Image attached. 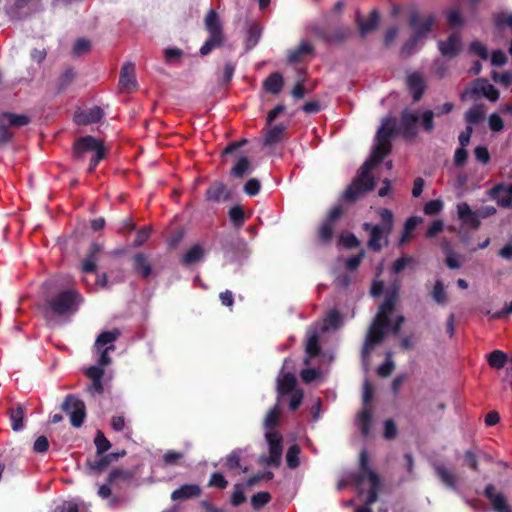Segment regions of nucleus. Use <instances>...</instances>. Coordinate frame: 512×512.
Returning <instances> with one entry per match:
<instances>
[{
    "instance_id": "26",
    "label": "nucleus",
    "mask_w": 512,
    "mask_h": 512,
    "mask_svg": "<svg viewBox=\"0 0 512 512\" xmlns=\"http://www.w3.org/2000/svg\"><path fill=\"white\" fill-rule=\"evenodd\" d=\"M465 94H469L471 97H478L483 95L492 102H495L499 99V91L486 80H482L481 86H474L466 89V91L462 94V98H464Z\"/></svg>"
},
{
    "instance_id": "28",
    "label": "nucleus",
    "mask_w": 512,
    "mask_h": 512,
    "mask_svg": "<svg viewBox=\"0 0 512 512\" xmlns=\"http://www.w3.org/2000/svg\"><path fill=\"white\" fill-rule=\"evenodd\" d=\"M202 489L198 484H183L171 493L173 501H185L197 498L201 495Z\"/></svg>"
},
{
    "instance_id": "9",
    "label": "nucleus",
    "mask_w": 512,
    "mask_h": 512,
    "mask_svg": "<svg viewBox=\"0 0 512 512\" xmlns=\"http://www.w3.org/2000/svg\"><path fill=\"white\" fill-rule=\"evenodd\" d=\"M266 439L269 444V453L270 455L262 456L261 462L269 465L278 467L281 463L282 456V436L278 432H269L266 434Z\"/></svg>"
},
{
    "instance_id": "14",
    "label": "nucleus",
    "mask_w": 512,
    "mask_h": 512,
    "mask_svg": "<svg viewBox=\"0 0 512 512\" xmlns=\"http://www.w3.org/2000/svg\"><path fill=\"white\" fill-rule=\"evenodd\" d=\"M437 46L443 57L454 58L462 50L461 37L458 33H452L448 36L447 40H439Z\"/></svg>"
},
{
    "instance_id": "3",
    "label": "nucleus",
    "mask_w": 512,
    "mask_h": 512,
    "mask_svg": "<svg viewBox=\"0 0 512 512\" xmlns=\"http://www.w3.org/2000/svg\"><path fill=\"white\" fill-rule=\"evenodd\" d=\"M381 224L373 225L365 222L363 229L370 232L368 247L374 252H380L383 247L389 245V235L393 230L394 215L390 209L382 208L379 211Z\"/></svg>"
},
{
    "instance_id": "30",
    "label": "nucleus",
    "mask_w": 512,
    "mask_h": 512,
    "mask_svg": "<svg viewBox=\"0 0 512 512\" xmlns=\"http://www.w3.org/2000/svg\"><path fill=\"white\" fill-rule=\"evenodd\" d=\"M407 88L412 94L413 101H420L426 89L423 77L417 72L408 75Z\"/></svg>"
},
{
    "instance_id": "48",
    "label": "nucleus",
    "mask_w": 512,
    "mask_h": 512,
    "mask_svg": "<svg viewBox=\"0 0 512 512\" xmlns=\"http://www.w3.org/2000/svg\"><path fill=\"white\" fill-rule=\"evenodd\" d=\"M96 447V454L101 455L106 453L111 448L110 441L105 437L101 430H98L94 439Z\"/></svg>"
},
{
    "instance_id": "6",
    "label": "nucleus",
    "mask_w": 512,
    "mask_h": 512,
    "mask_svg": "<svg viewBox=\"0 0 512 512\" xmlns=\"http://www.w3.org/2000/svg\"><path fill=\"white\" fill-rule=\"evenodd\" d=\"M204 26L209 33V37L200 48L201 56H207L212 50L221 47L225 41L223 26L215 10L211 9L206 14Z\"/></svg>"
},
{
    "instance_id": "51",
    "label": "nucleus",
    "mask_w": 512,
    "mask_h": 512,
    "mask_svg": "<svg viewBox=\"0 0 512 512\" xmlns=\"http://www.w3.org/2000/svg\"><path fill=\"white\" fill-rule=\"evenodd\" d=\"M431 296L434 301L440 305H444L447 302V296L444 289V284L441 280H436Z\"/></svg>"
},
{
    "instance_id": "34",
    "label": "nucleus",
    "mask_w": 512,
    "mask_h": 512,
    "mask_svg": "<svg viewBox=\"0 0 512 512\" xmlns=\"http://www.w3.org/2000/svg\"><path fill=\"white\" fill-rule=\"evenodd\" d=\"M297 380L293 373H284L282 377L278 378L277 392L279 396L287 395L295 391Z\"/></svg>"
},
{
    "instance_id": "21",
    "label": "nucleus",
    "mask_w": 512,
    "mask_h": 512,
    "mask_svg": "<svg viewBox=\"0 0 512 512\" xmlns=\"http://www.w3.org/2000/svg\"><path fill=\"white\" fill-rule=\"evenodd\" d=\"M103 116V110L99 106H94L87 110L77 111L74 115V122L81 126L88 125L99 122Z\"/></svg>"
},
{
    "instance_id": "20",
    "label": "nucleus",
    "mask_w": 512,
    "mask_h": 512,
    "mask_svg": "<svg viewBox=\"0 0 512 512\" xmlns=\"http://www.w3.org/2000/svg\"><path fill=\"white\" fill-rule=\"evenodd\" d=\"M205 198L212 202L228 201L231 198V193L223 182L216 180L207 188Z\"/></svg>"
},
{
    "instance_id": "40",
    "label": "nucleus",
    "mask_w": 512,
    "mask_h": 512,
    "mask_svg": "<svg viewBox=\"0 0 512 512\" xmlns=\"http://www.w3.org/2000/svg\"><path fill=\"white\" fill-rule=\"evenodd\" d=\"M507 360L508 357L506 353L501 350H494L487 355V362L493 369H502L505 366Z\"/></svg>"
},
{
    "instance_id": "43",
    "label": "nucleus",
    "mask_w": 512,
    "mask_h": 512,
    "mask_svg": "<svg viewBox=\"0 0 512 512\" xmlns=\"http://www.w3.org/2000/svg\"><path fill=\"white\" fill-rule=\"evenodd\" d=\"M229 219L235 228H241L246 221L244 210L241 206L236 205L228 211Z\"/></svg>"
},
{
    "instance_id": "32",
    "label": "nucleus",
    "mask_w": 512,
    "mask_h": 512,
    "mask_svg": "<svg viewBox=\"0 0 512 512\" xmlns=\"http://www.w3.org/2000/svg\"><path fill=\"white\" fill-rule=\"evenodd\" d=\"M284 86L283 76L279 72L271 73L263 81V89L273 95H278L282 91Z\"/></svg>"
},
{
    "instance_id": "5",
    "label": "nucleus",
    "mask_w": 512,
    "mask_h": 512,
    "mask_svg": "<svg viewBox=\"0 0 512 512\" xmlns=\"http://www.w3.org/2000/svg\"><path fill=\"white\" fill-rule=\"evenodd\" d=\"M353 480L357 485H361L365 480L370 482L365 504L373 505L378 500L381 480L379 475L370 467V457L365 449L361 450L359 454L358 473L353 477Z\"/></svg>"
},
{
    "instance_id": "27",
    "label": "nucleus",
    "mask_w": 512,
    "mask_h": 512,
    "mask_svg": "<svg viewBox=\"0 0 512 512\" xmlns=\"http://www.w3.org/2000/svg\"><path fill=\"white\" fill-rule=\"evenodd\" d=\"M26 410V407L21 403H15L7 409L6 413L14 431H20L24 428Z\"/></svg>"
},
{
    "instance_id": "15",
    "label": "nucleus",
    "mask_w": 512,
    "mask_h": 512,
    "mask_svg": "<svg viewBox=\"0 0 512 512\" xmlns=\"http://www.w3.org/2000/svg\"><path fill=\"white\" fill-rule=\"evenodd\" d=\"M418 122L419 116L417 113H413L408 109H404L401 112L400 130L405 139H412L416 137L418 133Z\"/></svg>"
},
{
    "instance_id": "10",
    "label": "nucleus",
    "mask_w": 512,
    "mask_h": 512,
    "mask_svg": "<svg viewBox=\"0 0 512 512\" xmlns=\"http://www.w3.org/2000/svg\"><path fill=\"white\" fill-rule=\"evenodd\" d=\"M314 34L327 44H340L349 39L352 35V30L348 26L337 28L331 32L325 27H315Z\"/></svg>"
},
{
    "instance_id": "35",
    "label": "nucleus",
    "mask_w": 512,
    "mask_h": 512,
    "mask_svg": "<svg viewBox=\"0 0 512 512\" xmlns=\"http://www.w3.org/2000/svg\"><path fill=\"white\" fill-rule=\"evenodd\" d=\"M314 53V47L307 41H301L298 47L288 54L287 60L291 64L298 63L302 57Z\"/></svg>"
},
{
    "instance_id": "18",
    "label": "nucleus",
    "mask_w": 512,
    "mask_h": 512,
    "mask_svg": "<svg viewBox=\"0 0 512 512\" xmlns=\"http://www.w3.org/2000/svg\"><path fill=\"white\" fill-rule=\"evenodd\" d=\"M458 217L464 225L472 229H478L481 225L479 211H473L468 203L462 202L457 205Z\"/></svg>"
},
{
    "instance_id": "50",
    "label": "nucleus",
    "mask_w": 512,
    "mask_h": 512,
    "mask_svg": "<svg viewBox=\"0 0 512 512\" xmlns=\"http://www.w3.org/2000/svg\"><path fill=\"white\" fill-rule=\"evenodd\" d=\"M359 428L363 436L370 433V426L372 422V413L369 409H364L359 415Z\"/></svg>"
},
{
    "instance_id": "61",
    "label": "nucleus",
    "mask_w": 512,
    "mask_h": 512,
    "mask_svg": "<svg viewBox=\"0 0 512 512\" xmlns=\"http://www.w3.org/2000/svg\"><path fill=\"white\" fill-rule=\"evenodd\" d=\"M208 486L225 489L228 486V481L222 473L214 472L209 479Z\"/></svg>"
},
{
    "instance_id": "31",
    "label": "nucleus",
    "mask_w": 512,
    "mask_h": 512,
    "mask_svg": "<svg viewBox=\"0 0 512 512\" xmlns=\"http://www.w3.org/2000/svg\"><path fill=\"white\" fill-rule=\"evenodd\" d=\"M394 309V299L392 297L386 298L380 305L379 311L373 321L381 323L383 325H391V314Z\"/></svg>"
},
{
    "instance_id": "11",
    "label": "nucleus",
    "mask_w": 512,
    "mask_h": 512,
    "mask_svg": "<svg viewBox=\"0 0 512 512\" xmlns=\"http://www.w3.org/2000/svg\"><path fill=\"white\" fill-rule=\"evenodd\" d=\"M374 187L375 179L363 180L356 176L344 191L343 198L348 202H355L362 194L373 190Z\"/></svg>"
},
{
    "instance_id": "49",
    "label": "nucleus",
    "mask_w": 512,
    "mask_h": 512,
    "mask_svg": "<svg viewBox=\"0 0 512 512\" xmlns=\"http://www.w3.org/2000/svg\"><path fill=\"white\" fill-rule=\"evenodd\" d=\"M391 152V143L377 142L373 148L371 156L376 162L381 163L382 160Z\"/></svg>"
},
{
    "instance_id": "59",
    "label": "nucleus",
    "mask_w": 512,
    "mask_h": 512,
    "mask_svg": "<svg viewBox=\"0 0 512 512\" xmlns=\"http://www.w3.org/2000/svg\"><path fill=\"white\" fill-rule=\"evenodd\" d=\"M443 209V202L439 199L430 200L424 205V213L429 216L438 215Z\"/></svg>"
},
{
    "instance_id": "64",
    "label": "nucleus",
    "mask_w": 512,
    "mask_h": 512,
    "mask_svg": "<svg viewBox=\"0 0 512 512\" xmlns=\"http://www.w3.org/2000/svg\"><path fill=\"white\" fill-rule=\"evenodd\" d=\"M261 188L260 181L256 178L249 179L244 185V192L248 196H256Z\"/></svg>"
},
{
    "instance_id": "47",
    "label": "nucleus",
    "mask_w": 512,
    "mask_h": 512,
    "mask_svg": "<svg viewBox=\"0 0 512 512\" xmlns=\"http://www.w3.org/2000/svg\"><path fill=\"white\" fill-rule=\"evenodd\" d=\"M250 167V161L248 157L242 156L237 163L232 167L230 174L235 178H242Z\"/></svg>"
},
{
    "instance_id": "46",
    "label": "nucleus",
    "mask_w": 512,
    "mask_h": 512,
    "mask_svg": "<svg viewBox=\"0 0 512 512\" xmlns=\"http://www.w3.org/2000/svg\"><path fill=\"white\" fill-rule=\"evenodd\" d=\"M300 447L297 444L291 445L286 453V462L287 466L290 469H296L300 465L299 455H300Z\"/></svg>"
},
{
    "instance_id": "17",
    "label": "nucleus",
    "mask_w": 512,
    "mask_h": 512,
    "mask_svg": "<svg viewBox=\"0 0 512 512\" xmlns=\"http://www.w3.org/2000/svg\"><path fill=\"white\" fill-rule=\"evenodd\" d=\"M488 195L497 199V204L500 207L509 208L512 206V183L508 186L498 183L488 191Z\"/></svg>"
},
{
    "instance_id": "7",
    "label": "nucleus",
    "mask_w": 512,
    "mask_h": 512,
    "mask_svg": "<svg viewBox=\"0 0 512 512\" xmlns=\"http://www.w3.org/2000/svg\"><path fill=\"white\" fill-rule=\"evenodd\" d=\"M62 411L70 416V423L75 428H80L86 418L85 403L74 394H68L62 405Z\"/></svg>"
},
{
    "instance_id": "22",
    "label": "nucleus",
    "mask_w": 512,
    "mask_h": 512,
    "mask_svg": "<svg viewBox=\"0 0 512 512\" xmlns=\"http://www.w3.org/2000/svg\"><path fill=\"white\" fill-rule=\"evenodd\" d=\"M102 251V245L96 242H92L87 250L85 259L82 262V272L84 273H96L97 272V261L98 256Z\"/></svg>"
},
{
    "instance_id": "24",
    "label": "nucleus",
    "mask_w": 512,
    "mask_h": 512,
    "mask_svg": "<svg viewBox=\"0 0 512 512\" xmlns=\"http://www.w3.org/2000/svg\"><path fill=\"white\" fill-rule=\"evenodd\" d=\"M398 133L397 130V121L395 117H386L381 127L378 129L376 134L377 142L383 143H391V139L396 136Z\"/></svg>"
},
{
    "instance_id": "8",
    "label": "nucleus",
    "mask_w": 512,
    "mask_h": 512,
    "mask_svg": "<svg viewBox=\"0 0 512 512\" xmlns=\"http://www.w3.org/2000/svg\"><path fill=\"white\" fill-rule=\"evenodd\" d=\"M389 326L373 321L367 331L365 341L362 347V357H369L374 347L384 340L386 336V330Z\"/></svg>"
},
{
    "instance_id": "29",
    "label": "nucleus",
    "mask_w": 512,
    "mask_h": 512,
    "mask_svg": "<svg viewBox=\"0 0 512 512\" xmlns=\"http://www.w3.org/2000/svg\"><path fill=\"white\" fill-rule=\"evenodd\" d=\"M434 472L439 481L446 486L447 488L457 491L458 490V481L457 476L450 470H448L442 464H434L433 465Z\"/></svg>"
},
{
    "instance_id": "23",
    "label": "nucleus",
    "mask_w": 512,
    "mask_h": 512,
    "mask_svg": "<svg viewBox=\"0 0 512 512\" xmlns=\"http://www.w3.org/2000/svg\"><path fill=\"white\" fill-rule=\"evenodd\" d=\"M379 22L380 15L376 9H373L370 12L369 18L367 20H363L360 16V13H357L356 15V23L361 37H365L367 34L375 31L379 26Z\"/></svg>"
},
{
    "instance_id": "37",
    "label": "nucleus",
    "mask_w": 512,
    "mask_h": 512,
    "mask_svg": "<svg viewBox=\"0 0 512 512\" xmlns=\"http://www.w3.org/2000/svg\"><path fill=\"white\" fill-rule=\"evenodd\" d=\"M486 114V110L483 104H475L473 105L466 113H465V122L467 124H478L480 123Z\"/></svg>"
},
{
    "instance_id": "33",
    "label": "nucleus",
    "mask_w": 512,
    "mask_h": 512,
    "mask_svg": "<svg viewBox=\"0 0 512 512\" xmlns=\"http://www.w3.org/2000/svg\"><path fill=\"white\" fill-rule=\"evenodd\" d=\"M286 129H287V126L282 123L273 126L266 132V134L264 136L263 144L265 146H273V145L281 142L284 138V133H285Z\"/></svg>"
},
{
    "instance_id": "62",
    "label": "nucleus",
    "mask_w": 512,
    "mask_h": 512,
    "mask_svg": "<svg viewBox=\"0 0 512 512\" xmlns=\"http://www.w3.org/2000/svg\"><path fill=\"white\" fill-rule=\"evenodd\" d=\"M397 427L395 422L392 419H386L384 421V431H383V437L386 440H393L397 436Z\"/></svg>"
},
{
    "instance_id": "56",
    "label": "nucleus",
    "mask_w": 512,
    "mask_h": 512,
    "mask_svg": "<svg viewBox=\"0 0 512 512\" xmlns=\"http://www.w3.org/2000/svg\"><path fill=\"white\" fill-rule=\"evenodd\" d=\"M378 164L379 163L376 162L372 156H370V158L367 159L361 166L357 177H361L363 180L374 179V177L370 174V171Z\"/></svg>"
},
{
    "instance_id": "4",
    "label": "nucleus",
    "mask_w": 512,
    "mask_h": 512,
    "mask_svg": "<svg viewBox=\"0 0 512 512\" xmlns=\"http://www.w3.org/2000/svg\"><path fill=\"white\" fill-rule=\"evenodd\" d=\"M435 23V17L428 15L424 19H420L418 12L411 13L408 25L413 30L410 38L403 44L400 55L404 58L413 55L416 52L417 45L428 37Z\"/></svg>"
},
{
    "instance_id": "25",
    "label": "nucleus",
    "mask_w": 512,
    "mask_h": 512,
    "mask_svg": "<svg viewBox=\"0 0 512 512\" xmlns=\"http://www.w3.org/2000/svg\"><path fill=\"white\" fill-rule=\"evenodd\" d=\"M132 268L134 273L143 279H147L153 272L148 256L142 252L133 255Z\"/></svg>"
},
{
    "instance_id": "53",
    "label": "nucleus",
    "mask_w": 512,
    "mask_h": 512,
    "mask_svg": "<svg viewBox=\"0 0 512 512\" xmlns=\"http://www.w3.org/2000/svg\"><path fill=\"white\" fill-rule=\"evenodd\" d=\"M184 458V454L179 451L169 450L163 457V466H176L180 464V461Z\"/></svg>"
},
{
    "instance_id": "58",
    "label": "nucleus",
    "mask_w": 512,
    "mask_h": 512,
    "mask_svg": "<svg viewBox=\"0 0 512 512\" xmlns=\"http://www.w3.org/2000/svg\"><path fill=\"white\" fill-rule=\"evenodd\" d=\"M279 408L278 406H274L273 408H271L267 414H266V417L264 419V426L265 428L267 429H273L277 423H278V420H279Z\"/></svg>"
},
{
    "instance_id": "60",
    "label": "nucleus",
    "mask_w": 512,
    "mask_h": 512,
    "mask_svg": "<svg viewBox=\"0 0 512 512\" xmlns=\"http://www.w3.org/2000/svg\"><path fill=\"white\" fill-rule=\"evenodd\" d=\"M234 72H235V64L231 61H227L224 65L223 75H222L221 79L219 80V83L221 85H228L233 78Z\"/></svg>"
},
{
    "instance_id": "44",
    "label": "nucleus",
    "mask_w": 512,
    "mask_h": 512,
    "mask_svg": "<svg viewBox=\"0 0 512 512\" xmlns=\"http://www.w3.org/2000/svg\"><path fill=\"white\" fill-rule=\"evenodd\" d=\"M75 73L72 68L66 69L57 79L56 90L57 93L63 92L73 82Z\"/></svg>"
},
{
    "instance_id": "12",
    "label": "nucleus",
    "mask_w": 512,
    "mask_h": 512,
    "mask_svg": "<svg viewBox=\"0 0 512 512\" xmlns=\"http://www.w3.org/2000/svg\"><path fill=\"white\" fill-rule=\"evenodd\" d=\"M120 92L131 93L137 90V81L135 76V64L126 62L123 64L118 83Z\"/></svg>"
},
{
    "instance_id": "63",
    "label": "nucleus",
    "mask_w": 512,
    "mask_h": 512,
    "mask_svg": "<svg viewBox=\"0 0 512 512\" xmlns=\"http://www.w3.org/2000/svg\"><path fill=\"white\" fill-rule=\"evenodd\" d=\"M469 49L471 52L478 55L482 60L488 59V50L486 46L480 41L471 42Z\"/></svg>"
},
{
    "instance_id": "39",
    "label": "nucleus",
    "mask_w": 512,
    "mask_h": 512,
    "mask_svg": "<svg viewBox=\"0 0 512 512\" xmlns=\"http://www.w3.org/2000/svg\"><path fill=\"white\" fill-rule=\"evenodd\" d=\"M2 118L8 121L9 126L20 128L30 123V117L25 114H15L11 112H4Z\"/></svg>"
},
{
    "instance_id": "16",
    "label": "nucleus",
    "mask_w": 512,
    "mask_h": 512,
    "mask_svg": "<svg viewBox=\"0 0 512 512\" xmlns=\"http://www.w3.org/2000/svg\"><path fill=\"white\" fill-rule=\"evenodd\" d=\"M484 496L489 500L495 512H512L506 497L501 492L496 493L494 485H486L484 489Z\"/></svg>"
},
{
    "instance_id": "2",
    "label": "nucleus",
    "mask_w": 512,
    "mask_h": 512,
    "mask_svg": "<svg viewBox=\"0 0 512 512\" xmlns=\"http://www.w3.org/2000/svg\"><path fill=\"white\" fill-rule=\"evenodd\" d=\"M92 152L87 172L93 173L98 164L107 156L104 142L91 135L77 138L72 145V156L76 161H84L87 153Z\"/></svg>"
},
{
    "instance_id": "57",
    "label": "nucleus",
    "mask_w": 512,
    "mask_h": 512,
    "mask_svg": "<svg viewBox=\"0 0 512 512\" xmlns=\"http://www.w3.org/2000/svg\"><path fill=\"white\" fill-rule=\"evenodd\" d=\"M246 501L242 484H235L233 492L231 494L230 502L233 506L237 507Z\"/></svg>"
},
{
    "instance_id": "42",
    "label": "nucleus",
    "mask_w": 512,
    "mask_h": 512,
    "mask_svg": "<svg viewBox=\"0 0 512 512\" xmlns=\"http://www.w3.org/2000/svg\"><path fill=\"white\" fill-rule=\"evenodd\" d=\"M334 224L323 221L318 229L317 237L322 244H329L333 239Z\"/></svg>"
},
{
    "instance_id": "13",
    "label": "nucleus",
    "mask_w": 512,
    "mask_h": 512,
    "mask_svg": "<svg viewBox=\"0 0 512 512\" xmlns=\"http://www.w3.org/2000/svg\"><path fill=\"white\" fill-rule=\"evenodd\" d=\"M119 458V454L116 453H104L101 455H95L94 459L88 458L86 460V469L89 474L97 475L104 472L108 466Z\"/></svg>"
},
{
    "instance_id": "38",
    "label": "nucleus",
    "mask_w": 512,
    "mask_h": 512,
    "mask_svg": "<svg viewBox=\"0 0 512 512\" xmlns=\"http://www.w3.org/2000/svg\"><path fill=\"white\" fill-rule=\"evenodd\" d=\"M204 256V250L199 244L193 245L181 259L182 265H191L200 261Z\"/></svg>"
},
{
    "instance_id": "1",
    "label": "nucleus",
    "mask_w": 512,
    "mask_h": 512,
    "mask_svg": "<svg viewBox=\"0 0 512 512\" xmlns=\"http://www.w3.org/2000/svg\"><path fill=\"white\" fill-rule=\"evenodd\" d=\"M83 298L76 290H62L47 301L45 317H61L68 319L74 315Z\"/></svg>"
},
{
    "instance_id": "52",
    "label": "nucleus",
    "mask_w": 512,
    "mask_h": 512,
    "mask_svg": "<svg viewBox=\"0 0 512 512\" xmlns=\"http://www.w3.org/2000/svg\"><path fill=\"white\" fill-rule=\"evenodd\" d=\"M395 369V363L392 360V353L388 352L386 360L378 367L377 374L380 377H389Z\"/></svg>"
},
{
    "instance_id": "41",
    "label": "nucleus",
    "mask_w": 512,
    "mask_h": 512,
    "mask_svg": "<svg viewBox=\"0 0 512 512\" xmlns=\"http://www.w3.org/2000/svg\"><path fill=\"white\" fill-rule=\"evenodd\" d=\"M120 336V331L118 329H113L111 331H104L100 333L95 341V346L100 349L105 345L110 344L113 345V342L117 340Z\"/></svg>"
},
{
    "instance_id": "36",
    "label": "nucleus",
    "mask_w": 512,
    "mask_h": 512,
    "mask_svg": "<svg viewBox=\"0 0 512 512\" xmlns=\"http://www.w3.org/2000/svg\"><path fill=\"white\" fill-rule=\"evenodd\" d=\"M305 351L307 354V358L304 360V363L307 365L309 363L310 358H315L319 356L321 352V347L319 345V335L316 331H314L307 339Z\"/></svg>"
},
{
    "instance_id": "55",
    "label": "nucleus",
    "mask_w": 512,
    "mask_h": 512,
    "mask_svg": "<svg viewBox=\"0 0 512 512\" xmlns=\"http://www.w3.org/2000/svg\"><path fill=\"white\" fill-rule=\"evenodd\" d=\"M241 455L242 451L240 449L233 450L226 457L225 467L229 470H236L241 467Z\"/></svg>"
},
{
    "instance_id": "19",
    "label": "nucleus",
    "mask_w": 512,
    "mask_h": 512,
    "mask_svg": "<svg viewBox=\"0 0 512 512\" xmlns=\"http://www.w3.org/2000/svg\"><path fill=\"white\" fill-rule=\"evenodd\" d=\"M135 477L132 470L124 468H113L107 477V482L115 488H121L123 485H129Z\"/></svg>"
},
{
    "instance_id": "54",
    "label": "nucleus",
    "mask_w": 512,
    "mask_h": 512,
    "mask_svg": "<svg viewBox=\"0 0 512 512\" xmlns=\"http://www.w3.org/2000/svg\"><path fill=\"white\" fill-rule=\"evenodd\" d=\"M271 500L269 492H258L251 497V505L253 509L259 510L267 505Z\"/></svg>"
},
{
    "instance_id": "45",
    "label": "nucleus",
    "mask_w": 512,
    "mask_h": 512,
    "mask_svg": "<svg viewBox=\"0 0 512 512\" xmlns=\"http://www.w3.org/2000/svg\"><path fill=\"white\" fill-rule=\"evenodd\" d=\"M260 36H261L260 27L257 24L250 25L247 30V37H246V43H245L246 50L253 49L257 45V43L260 39Z\"/></svg>"
}]
</instances>
